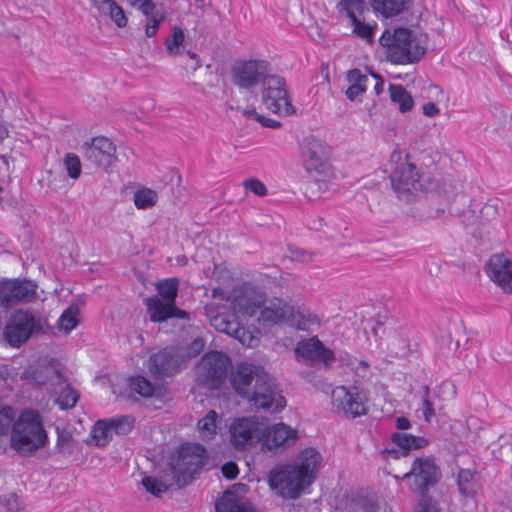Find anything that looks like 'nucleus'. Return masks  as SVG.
I'll use <instances>...</instances> for the list:
<instances>
[{
	"label": "nucleus",
	"mask_w": 512,
	"mask_h": 512,
	"mask_svg": "<svg viewBox=\"0 0 512 512\" xmlns=\"http://www.w3.org/2000/svg\"><path fill=\"white\" fill-rule=\"evenodd\" d=\"M203 347H204L203 340L200 338L195 339L191 343V346L189 348V351H188L189 356L198 355L201 352V350L203 349Z\"/></svg>",
	"instance_id": "62"
},
{
	"label": "nucleus",
	"mask_w": 512,
	"mask_h": 512,
	"mask_svg": "<svg viewBox=\"0 0 512 512\" xmlns=\"http://www.w3.org/2000/svg\"><path fill=\"white\" fill-rule=\"evenodd\" d=\"M403 479L409 481L412 491L420 496H428L429 489L440 481L441 471L433 456L417 457Z\"/></svg>",
	"instance_id": "7"
},
{
	"label": "nucleus",
	"mask_w": 512,
	"mask_h": 512,
	"mask_svg": "<svg viewBox=\"0 0 512 512\" xmlns=\"http://www.w3.org/2000/svg\"><path fill=\"white\" fill-rule=\"evenodd\" d=\"M82 151L87 161L103 168L106 172H110L117 161L115 145L104 136L85 142L82 145Z\"/></svg>",
	"instance_id": "13"
},
{
	"label": "nucleus",
	"mask_w": 512,
	"mask_h": 512,
	"mask_svg": "<svg viewBox=\"0 0 512 512\" xmlns=\"http://www.w3.org/2000/svg\"><path fill=\"white\" fill-rule=\"evenodd\" d=\"M244 487L238 484L225 491L215 503L216 512H256L251 503L238 494V490Z\"/></svg>",
	"instance_id": "23"
},
{
	"label": "nucleus",
	"mask_w": 512,
	"mask_h": 512,
	"mask_svg": "<svg viewBox=\"0 0 512 512\" xmlns=\"http://www.w3.org/2000/svg\"><path fill=\"white\" fill-rule=\"evenodd\" d=\"M417 512H440L437 503L430 496H421Z\"/></svg>",
	"instance_id": "55"
},
{
	"label": "nucleus",
	"mask_w": 512,
	"mask_h": 512,
	"mask_svg": "<svg viewBox=\"0 0 512 512\" xmlns=\"http://www.w3.org/2000/svg\"><path fill=\"white\" fill-rule=\"evenodd\" d=\"M41 329L40 323L27 311H17L4 328V338L13 347H20L34 332Z\"/></svg>",
	"instance_id": "12"
},
{
	"label": "nucleus",
	"mask_w": 512,
	"mask_h": 512,
	"mask_svg": "<svg viewBox=\"0 0 512 512\" xmlns=\"http://www.w3.org/2000/svg\"><path fill=\"white\" fill-rule=\"evenodd\" d=\"M264 368L249 363H239L230 375V382L235 392L242 398L247 399L252 392L254 384L262 375Z\"/></svg>",
	"instance_id": "19"
},
{
	"label": "nucleus",
	"mask_w": 512,
	"mask_h": 512,
	"mask_svg": "<svg viewBox=\"0 0 512 512\" xmlns=\"http://www.w3.org/2000/svg\"><path fill=\"white\" fill-rule=\"evenodd\" d=\"M67 174L72 179H78L81 174L80 158L74 153H66L63 158Z\"/></svg>",
	"instance_id": "45"
},
{
	"label": "nucleus",
	"mask_w": 512,
	"mask_h": 512,
	"mask_svg": "<svg viewBox=\"0 0 512 512\" xmlns=\"http://www.w3.org/2000/svg\"><path fill=\"white\" fill-rule=\"evenodd\" d=\"M262 102L275 114L289 116L296 112L291 103L285 79L277 75H270L264 79Z\"/></svg>",
	"instance_id": "11"
},
{
	"label": "nucleus",
	"mask_w": 512,
	"mask_h": 512,
	"mask_svg": "<svg viewBox=\"0 0 512 512\" xmlns=\"http://www.w3.org/2000/svg\"><path fill=\"white\" fill-rule=\"evenodd\" d=\"M218 414L214 410H210L198 423V431L202 440H211L217 433Z\"/></svg>",
	"instance_id": "34"
},
{
	"label": "nucleus",
	"mask_w": 512,
	"mask_h": 512,
	"mask_svg": "<svg viewBox=\"0 0 512 512\" xmlns=\"http://www.w3.org/2000/svg\"><path fill=\"white\" fill-rule=\"evenodd\" d=\"M79 308L71 305L66 308L58 320V328L69 333L79 324Z\"/></svg>",
	"instance_id": "35"
},
{
	"label": "nucleus",
	"mask_w": 512,
	"mask_h": 512,
	"mask_svg": "<svg viewBox=\"0 0 512 512\" xmlns=\"http://www.w3.org/2000/svg\"><path fill=\"white\" fill-rule=\"evenodd\" d=\"M31 378L38 385H51L58 386L60 383L65 382V377L61 370L54 365L41 366L31 373Z\"/></svg>",
	"instance_id": "28"
},
{
	"label": "nucleus",
	"mask_w": 512,
	"mask_h": 512,
	"mask_svg": "<svg viewBox=\"0 0 512 512\" xmlns=\"http://www.w3.org/2000/svg\"><path fill=\"white\" fill-rule=\"evenodd\" d=\"M142 485L147 492H149L150 494H152L156 497H159L164 492H166L168 489L175 486V479L172 478V481L170 483H165V482L160 481L154 477L145 476L142 479Z\"/></svg>",
	"instance_id": "38"
},
{
	"label": "nucleus",
	"mask_w": 512,
	"mask_h": 512,
	"mask_svg": "<svg viewBox=\"0 0 512 512\" xmlns=\"http://www.w3.org/2000/svg\"><path fill=\"white\" fill-rule=\"evenodd\" d=\"M293 315V308L281 299H275L261 310L260 319L277 324L288 320Z\"/></svg>",
	"instance_id": "26"
},
{
	"label": "nucleus",
	"mask_w": 512,
	"mask_h": 512,
	"mask_svg": "<svg viewBox=\"0 0 512 512\" xmlns=\"http://www.w3.org/2000/svg\"><path fill=\"white\" fill-rule=\"evenodd\" d=\"M47 440L40 414L34 410H24L13 425L11 448L26 456L45 446Z\"/></svg>",
	"instance_id": "2"
},
{
	"label": "nucleus",
	"mask_w": 512,
	"mask_h": 512,
	"mask_svg": "<svg viewBox=\"0 0 512 512\" xmlns=\"http://www.w3.org/2000/svg\"><path fill=\"white\" fill-rule=\"evenodd\" d=\"M146 17L147 23L145 27V34L147 37H153L157 33L160 23L166 18V15L165 13L153 11L152 14Z\"/></svg>",
	"instance_id": "48"
},
{
	"label": "nucleus",
	"mask_w": 512,
	"mask_h": 512,
	"mask_svg": "<svg viewBox=\"0 0 512 512\" xmlns=\"http://www.w3.org/2000/svg\"><path fill=\"white\" fill-rule=\"evenodd\" d=\"M388 170L391 188L401 201L413 202L427 189L421 167L405 151H392Z\"/></svg>",
	"instance_id": "1"
},
{
	"label": "nucleus",
	"mask_w": 512,
	"mask_h": 512,
	"mask_svg": "<svg viewBox=\"0 0 512 512\" xmlns=\"http://www.w3.org/2000/svg\"><path fill=\"white\" fill-rule=\"evenodd\" d=\"M38 285L35 281L20 278L0 280V307L11 309L17 305L33 302L37 298Z\"/></svg>",
	"instance_id": "10"
},
{
	"label": "nucleus",
	"mask_w": 512,
	"mask_h": 512,
	"mask_svg": "<svg viewBox=\"0 0 512 512\" xmlns=\"http://www.w3.org/2000/svg\"><path fill=\"white\" fill-rule=\"evenodd\" d=\"M206 449L201 444H182L177 456L169 463V472L175 486L182 488L192 482L207 462Z\"/></svg>",
	"instance_id": "5"
},
{
	"label": "nucleus",
	"mask_w": 512,
	"mask_h": 512,
	"mask_svg": "<svg viewBox=\"0 0 512 512\" xmlns=\"http://www.w3.org/2000/svg\"><path fill=\"white\" fill-rule=\"evenodd\" d=\"M490 280L504 293L512 294V261L503 254L492 255L485 265Z\"/></svg>",
	"instance_id": "20"
},
{
	"label": "nucleus",
	"mask_w": 512,
	"mask_h": 512,
	"mask_svg": "<svg viewBox=\"0 0 512 512\" xmlns=\"http://www.w3.org/2000/svg\"><path fill=\"white\" fill-rule=\"evenodd\" d=\"M230 442L237 450H245L261 441L263 423L250 418H237L229 428Z\"/></svg>",
	"instance_id": "15"
},
{
	"label": "nucleus",
	"mask_w": 512,
	"mask_h": 512,
	"mask_svg": "<svg viewBox=\"0 0 512 512\" xmlns=\"http://www.w3.org/2000/svg\"><path fill=\"white\" fill-rule=\"evenodd\" d=\"M15 410L10 406L0 407V436L12 431L15 420Z\"/></svg>",
	"instance_id": "42"
},
{
	"label": "nucleus",
	"mask_w": 512,
	"mask_h": 512,
	"mask_svg": "<svg viewBox=\"0 0 512 512\" xmlns=\"http://www.w3.org/2000/svg\"><path fill=\"white\" fill-rule=\"evenodd\" d=\"M147 311L150 316V321L159 323L166 321L169 318H188V314L177 308L175 304L167 302L159 298L158 296L149 297L146 300Z\"/></svg>",
	"instance_id": "22"
},
{
	"label": "nucleus",
	"mask_w": 512,
	"mask_h": 512,
	"mask_svg": "<svg viewBox=\"0 0 512 512\" xmlns=\"http://www.w3.org/2000/svg\"><path fill=\"white\" fill-rule=\"evenodd\" d=\"M354 512H377L378 504L374 497H358L353 501Z\"/></svg>",
	"instance_id": "47"
},
{
	"label": "nucleus",
	"mask_w": 512,
	"mask_h": 512,
	"mask_svg": "<svg viewBox=\"0 0 512 512\" xmlns=\"http://www.w3.org/2000/svg\"><path fill=\"white\" fill-rule=\"evenodd\" d=\"M268 484L279 496L293 500L299 498L305 488L311 485L299 469L291 464L272 468L268 474Z\"/></svg>",
	"instance_id": "6"
},
{
	"label": "nucleus",
	"mask_w": 512,
	"mask_h": 512,
	"mask_svg": "<svg viewBox=\"0 0 512 512\" xmlns=\"http://www.w3.org/2000/svg\"><path fill=\"white\" fill-rule=\"evenodd\" d=\"M440 109L433 102H427L423 105V114L428 117H433L439 114Z\"/></svg>",
	"instance_id": "64"
},
{
	"label": "nucleus",
	"mask_w": 512,
	"mask_h": 512,
	"mask_svg": "<svg viewBox=\"0 0 512 512\" xmlns=\"http://www.w3.org/2000/svg\"><path fill=\"white\" fill-rule=\"evenodd\" d=\"M129 389L143 398H150L157 394L160 387L142 375L131 376L128 379Z\"/></svg>",
	"instance_id": "30"
},
{
	"label": "nucleus",
	"mask_w": 512,
	"mask_h": 512,
	"mask_svg": "<svg viewBox=\"0 0 512 512\" xmlns=\"http://www.w3.org/2000/svg\"><path fill=\"white\" fill-rule=\"evenodd\" d=\"M184 363V357L174 348H164L149 356L147 369L155 378L163 380L174 376Z\"/></svg>",
	"instance_id": "14"
},
{
	"label": "nucleus",
	"mask_w": 512,
	"mask_h": 512,
	"mask_svg": "<svg viewBox=\"0 0 512 512\" xmlns=\"http://www.w3.org/2000/svg\"><path fill=\"white\" fill-rule=\"evenodd\" d=\"M213 326L222 332L227 334H232V332L238 333V330L232 329V324L230 322H225L222 318L216 317L212 322Z\"/></svg>",
	"instance_id": "60"
},
{
	"label": "nucleus",
	"mask_w": 512,
	"mask_h": 512,
	"mask_svg": "<svg viewBox=\"0 0 512 512\" xmlns=\"http://www.w3.org/2000/svg\"><path fill=\"white\" fill-rule=\"evenodd\" d=\"M289 253L292 260L302 263L312 262L316 257L314 252L299 247H289Z\"/></svg>",
	"instance_id": "49"
},
{
	"label": "nucleus",
	"mask_w": 512,
	"mask_h": 512,
	"mask_svg": "<svg viewBox=\"0 0 512 512\" xmlns=\"http://www.w3.org/2000/svg\"><path fill=\"white\" fill-rule=\"evenodd\" d=\"M409 0H370V4L376 13L385 18H391L402 13Z\"/></svg>",
	"instance_id": "29"
},
{
	"label": "nucleus",
	"mask_w": 512,
	"mask_h": 512,
	"mask_svg": "<svg viewBox=\"0 0 512 512\" xmlns=\"http://www.w3.org/2000/svg\"><path fill=\"white\" fill-rule=\"evenodd\" d=\"M391 440L398 449H385L387 456L392 458H399L400 456H407L411 450L420 449L428 444L427 439L420 436H414L408 433L397 432L392 434Z\"/></svg>",
	"instance_id": "24"
},
{
	"label": "nucleus",
	"mask_w": 512,
	"mask_h": 512,
	"mask_svg": "<svg viewBox=\"0 0 512 512\" xmlns=\"http://www.w3.org/2000/svg\"><path fill=\"white\" fill-rule=\"evenodd\" d=\"M59 385H63L59 392L56 387L54 388V392L58 393L56 403L62 410L73 408L79 400V393L72 388L69 383H66V381Z\"/></svg>",
	"instance_id": "33"
},
{
	"label": "nucleus",
	"mask_w": 512,
	"mask_h": 512,
	"mask_svg": "<svg viewBox=\"0 0 512 512\" xmlns=\"http://www.w3.org/2000/svg\"><path fill=\"white\" fill-rule=\"evenodd\" d=\"M252 392L254 394L250 395L247 400L257 408L279 412L286 406V400L281 394L278 384L265 370L254 384Z\"/></svg>",
	"instance_id": "9"
},
{
	"label": "nucleus",
	"mask_w": 512,
	"mask_h": 512,
	"mask_svg": "<svg viewBox=\"0 0 512 512\" xmlns=\"http://www.w3.org/2000/svg\"><path fill=\"white\" fill-rule=\"evenodd\" d=\"M112 433L117 435H126L134 427V419L131 416H120L118 418L108 419Z\"/></svg>",
	"instance_id": "41"
},
{
	"label": "nucleus",
	"mask_w": 512,
	"mask_h": 512,
	"mask_svg": "<svg viewBox=\"0 0 512 512\" xmlns=\"http://www.w3.org/2000/svg\"><path fill=\"white\" fill-rule=\"evenodd\" d=\"M268 63L266 61L250 60L233 68L232 78L235 85L249 89L268 77Z\"/></svg>",
	"instance_id": "18"
},
{
	"label": "nucleus",
	"mask_w": 512,
	"mask_h": 512,
	"mask_svg": "<svg viewBox=\"0 0 512 512\" xmlns=\"http://www.w3.org/2000/svg\"><path fill=\"white\" fill-rule=\"evenodd\" d=\"M367 80L368 77L363 75L358 69H352L347 73V81L350 84H365Z\"/></svg>",
	"instance_id": "59"
},
{
	"label": "nucleus",
	"mask_w": 512,
	"mask_h": 512,
	"mask_svg": "<svg viewBox=\"0 0 512 512\" xmlns=\"http://www.w3.org/2000/svg\"><path fill=\"white\" fill-rule=\"evenodd\" d=\"M389 92L392 102L399 105V110L402 113L408 112L412 109L414 105L413 98L402 85L391 84L389 86Z\"/></svg>",
	"instance_id": "31"
},
{
	"label": "nucleus",
	"mask_w": 512,
	"mask_h": 512,
	"mask_svg": "<svg viewBox=\"0 0 512 512\" xmlns=\"http://www.w3.org/2000/svg\"><path fill=\"white\" fill-rule=\"evenodd\" d=\"M112 430L108 420H99L92 430V438L97 446H106L112 440Z\"/></svg>",
	"instance_id": "36"
},
{
	"label": "nucleus",
	"mask_w": 512,
	"mask_h": 512,
	"mask_svg": "<svg viewBox=\"0 0 512 512\" xmlns=\"http://www.w3.org/2000/svg\"><path fill=\"white\" fill-rule=\"evenodd\" d=\"M19 499L15 494L5 495L0 498V512H18Z\"/></svg>",
	"instance_id": "51"
},
{
	"label": "nucleus",
	"mask_w": 512,
	"mask_h": 512,
	"mask_svg": "<svg viewBox=\"0 0 512 512\" xmlns=\"http://www.w3.org/2000/svg\"><path fill=\"white\" fill-rule=\"evenodd\" d=\"M331 403L338 413L347 418H357L365 415L367 408L358 392H352L344 386L332 390Z\"/></svg>",
	"instance_id": "17"
},
{
	"label": "nucleus",
	"mask_w": 512,
	"mask_h": 512,
	"mask_svg": "<svg viewBox=\"0 0 512 512\" xmlns=\"http://www.w3.org/2000/svg\"><path fill=\"white\" fill-rule=\"evenodd\" d=\"M157 290L162 300L175 304L178 291V281L175 278L167 279L158 284Z\"/></svg>",
	"instance_id": "40"
},
{
	"label": "nucleus",
	"mask_w": 512,
	"mask_h": 512,
	"mask_svg": "<svg viewBox=\"0 0 512 512\" xmlns=\"http://www.w3.org/2000/svg\"><path fill=\"white\" fill-rule=\"evenodd\" d=\"M379 41L387 46L386 57L393 64L416 63L426 51L422 39L408 28H396L393 34L385 31Z\"/></svg>",
	"instance_id": "3"
},
{
	"label": "nucleus",
	"mask_w": 512,
	"mask_h": 512,
	"mask_svg": "<svg viewBox=\"0 0 512 512\" xmlns=\"http://www.w3.org/2000/svg\"><path fill=\"white\" fill-rule=\"evenodd\" d=\"M422 412H423V416H424V419L426 422H430L431 421V418L435 415V412H434V409H433V405L432 403L430 402L429 399H426V397H422Z\"/></svg>",
	"instance_id": "61"
},
{
	"label": "nucleus",
	"mask_w": 512,
	"mask_h": 512,
	"mask_svg": "<svg viewBox=\"0 0 512 512\" xmlns=\"http://www.w3.org/2000/svg\"><path fill=\"white\" fill-rule=\"evenodd\" d=\"M389 349L398 357H406L411 352L408 340L400 335H396L390 340Z\"/></svg>",
	"instance_id": "44"
},
{
	"label": "nucleus",
	"mask_w": 512,
	"mask_h": 512,
	"mask_svg": "<svg viewBox=\"0 0 512 512\" xmlns=\"http://www.w3.org/2000/svg\"><path fill=\"white\" fill-rule=\"evenodd\" d=\"M243 187L259 197H263L267 194V188L265 184L257 178H249L244 180Z\"/></svg>",
	"instance_id": "52"
},
{
	"label": "nucleus",
	"mask_w": 512,
	"mask_h": 512,
	"mask_svg": "<svg viewBox=\"0 0 512 512\" xmlns=\"http://www.w3.org/2000/svg\"><path fill=\"white\" fill-rule=\"evenodd\" d=\"M353 25V33L362 39L370 41L373 37L375 25L360 21L359 18L351 21Z\"/></svg>",
	"instance_id": "46"
},
{
	"label": "nucleus",
	"mask_w": 512,
	"mask_h": 512,
	"mask_svg": "<svg viewBox=\"0 0 512 512\" xmlns=\"http://www.w3.org/2000/svg\"><path fill=\"white\" fill-rule=\"evenodd\" d=\"M299 315H300V317L302 319V320H299L298 324H297V328L299 330H307L308 329V325L319 322L317 316L315 314H313V313H310V312H307L306 314H300L299 313Z\"/></svg>",
	"instance_id": "58"
},
{
	"label": "nucleus",
	"mask_w": 512,
	"mask_h": 512,
	"mask_svg": "<svg viewBox=\"0 0 512 512\" xmlns=\"http://www.w3.org/2000/svg\"><path fill=\"white\" fill-rule=\"evenodd\" d=\"M297 438L298 431L287 424L277 423L271 426L263 424L261 449L276 454L294 444Z\"/></svg>",
	"instance_id": "16"
},
{
	"label": "nucleus",
	"mask_w": 512,
	"mask_h": 512,
	"mask_svg": "<svg viewBox=\"0 0 512 512\" xmlns=\"http://www.w3.org/2000/svg\"><path fill=\"white\" fill-rule=\"evenodd\" d=\"M92 7L104 16H108L117 27L124 28L128 24V18L121 6L114 0H90Z\"/></svg>",
	"instance_id": "27"
},
{
	"label": "nucleus",
	"mask_w": 512,
	"mask_h": 512,
	"mask_svg": "<svg viewBox=\"0 0 512 512\" xmlns=\"http://www.w3.org/2000/svg\"><path fill=\"white\" fill-rule=\"evenodd\" d=\"M127 1L132 7L140 10L142 12V14H144L145 16H149L150 14H152V12L155 11V8H156V5L153 2V0H127Z\"/></svg>",
	"instance_id": "54"
},
{
	"label": "nucleus",
	"mask_w": 512,
	"mask_h": 512,
	"mask_svg": "<svg viewBox=\"0 0 512 512\" xmlns=\"http://www.w3.org/2000/svg\"><path fill=\"white\" fill-rule=\"evenodd\" d=\"M222 474L223 476L228 480L235 479L239 474L238 466L235 462L229 461L225 463L222 468Z\"/></svg>",
	"instance_id": "57"
},
{
	"label": "nucleus",
	"mask_w": 512,
	"mask_h": 512,
	"mask_svg": "<svg viewBox=\"0 0 512 512\" xmlns=\"http://www.w3.org/2000/svg\"><path fill=\"white\" fill-rule=\"evenodd\" d=\"M184 32L180 27H174L173 34L165 41L166 50L169 55H180L184 52Z\"/></svg>",
	"instance_id": "39"
},
{
	"label": "nucleus",
	"mask_w": 512,
	"mask_h": 512,
	"mask_svg": "<svg viewBox=\"0 0 512 512\" xmlns=\"http://www.w3.org/2000/svg\"><path fill=\"white\" fill-rule=\"evenodd\" d=\"M295 354L297 358L310 364L323 362L330 365L335 360L333 351L325 347L317 337L300 341L295 348Z\"/></svg>",
	"instance_id": "21"
},
{
	"label": "nucleus",
	"mask_w": 512,
	"mask_h": 512,
	"mask_svg": "<svg viewBox=\"0 0 512 512\" xmlns=\"http://www.w3.org/2000/svg\"><path fill=\"white\" fill-rule=\"evenodd\" d=\"M184 53L187 56H189V58L192 60V63L190 65H187V68L191 69L193 72H195L201 65L197 54L190 50H186V51L184 50V52L182 54H184Z\"/></svg>",
	"instance_id": "63"
},
{
	"label": "nucleus",
	"mask_w": 512,
	"mask_h": 512,
	"mask_svg": "<svg viewBox=\"0 0 512 512\" xmlns=\"http://www.w3.org/2000/svg\"><path fill=\"white\" fill-rule=\"evenodd\" d=\"M56 447L60 452H72L73 437L69 431H58Z\"/></svg>",
	"instance_id": "53"
},
{
	"label": "nucleus",
	"mask_w": 512,
	"mask_h": 512,
	"mask_svg": "<svg viewBox=\"0 0 512 512\" xmlns=\"http://www.w3.org/2000/svg\"><path fill=\"white\" fill-rule=\"evenodd\" d=\"M231 362L222 352L206 353L196 367L197 382L209 389H217L226 378Z\"/></svg>",
	"instance_id": "8"
},
{
	"label": "nucleus",
	"mask_w": 512,
	"mask_h": 512,
	"mask_svg": "<svg viewBox=\"0 0 512 512\" xmlns=\"http://www.w3.org/2000/svg\"><path fill=\"white\" fill-rule=\"evenodd\" d=\"M243 113L247 115L249 118H252L259 122L263 127L277 129L281 127V123L278 120L265 117L260 115L255 110H243Z\"/></svg>",
	"instance_id": "50"
},
{
	"label": "nucleus",
	"mask_w": 512,
	"mask_h": 512,
	"mask_svg": "<svg viewBox=\"0 0 512 512\" xmlns=\"http://www.w3.org/2000/svg\"><path fill=\"white\" fill-rule=\"evenodd\" d=\"M336 10L340 15H345L350 21H353L358 18L357 15L361 16L367 8L364 0H340L336 5Z\"/></svg>",
	"instance_id": "32"
},
{
	"label": "nucleus",
	"mask_w": 512,
	"mask_h": 512,
	"mask_svg": "<svg viewBox=\"0 0 512 512\" xmlns=\"http://www.w3.org/2000/svg\"><path fill=\"white\" fill-rule=\"evenodd\" d=\"M156 202L157 194L151 189H141L134 194V203L139 209L152 207Z\"/></svg>",
	"instance_id": "43"
},
{
	"label": "nucleus",
	"mask_w": 512,
	"mask_h": 512,
	"mask_svg": "<svg viewBox=\"0 0 512 512\" xmlns=\"http://www.w3.org/2000/svg\"><path fill=\"white\" fill-rule=\"evenodd\" d=\"M366 91V84H351L345 92L346 97L350 101H355L358 96Z\"/></svg>",
	"instance_id": "56"
},
{
	"label": "nucleus",
	"mask_w": 512,
	"mask_h": 512,
	"mask_svg": "<svg viewBox=\"0 0 512 512\" xmlns=\"http://www.w3.org/2000/svg\"><path fill=\"white\" fill-rule=\"evenodd\" d=\"M306 170L314 173L313 185H318L321 191L328 190L334 179V171L329 161L331 148L318 138H309L301 150Z\"/></svg>",
	"instance_id": "4"
},
{
	"label": "nucleus",
	"mask_w": 512,
	"mask_h": 512,
	"mask_svg": "<svg viewBox=\"0 0 512 512\" xmlns=\"http://www.w3.org/2000/svg\"><path fill=\"white\" fill-rule=\"evenodd\" d=\"M457 484L462 495L472 497L476 489L474 472L470 469H461L458 472Z\"/></svg>",
	"instance_id": "37"
},
{
	"label": "nucleus",
	"mask_w": 512,
	"mask_h": 512,
	"mask_svg": "<svg viewBox=\"0 0 512 512\" xmlns=\"http://www.w3.org/2000/svg\"><path fill=\"white\" fill-rule=\"evenodd\" d=\"M322 461L321 454L313 447L305 448L292 464L303 474V476L312 484L316 478V472Z\"/></svg>",
	"instance_id": "25"
}]
</instances>
